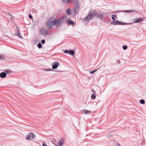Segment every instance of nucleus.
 <instances>
[{
	"instance_id": "nucleus-35",
	"label": "nucleus",
	"mask_w": 146,
	"mask_h": 146,
	"mask_svg": "<svg viewBox=\"0 0 146 146\" xmlns=\"http://www.w3.org/2000/svg\"><path fill=\"white\" fill-rule=\"evenodd\" d=\"M92 92H94V90L93 89H92Z\"/></svg>"
},
{
	"instance_id": "nucleus-7",
	"label": "nucleus",
	"mask_w": 146,
	"mask_h": 146,
	"mask_svg": "<svg viewBox=\"0 0 146 146\" xmlns=\"http://www.w3.org/2000/svg\"><path fill=\"white\" fill-rule=\"evenodd\" d=\"M143 21L142 18H135L134 19L133 21L134 23H139Z\"/></svg>"
},
{
	"instance_id": "nucleus-13",
	"label": "nucleus",
	"mask_w": 146,
	"mask_h": 146,
	"mask_svg": "<svg viewBox=\"0 0 146 146\" xmlns=\"http://www.w3.org/2000/svg\"><path fill=\"white\" fill-rule=\"evenodd\" d=\"M54 21L56 22V23H54V25L56 27L59 26L61 25L59 20H58L57 19H54Z\"/></svg>"
},
{
	"instance_id": "nucleus-19",
	"label": "nucleus",
	"mask_w": 146,
	"mask_h": 146,
	"mask_svg": "<svg viewBox=\"0 0 146 146\" xmlns=\"http://www.w3.org/2000/svg\"><path fill=\"white\" fill-rule=\"evenodd\" d=\"M63 2L66 3H69L71 2L72 0H62Z\"/></svg>"
},
{
	"instance_id": "nucleus-4",
	"label": "nucleus",
	"mask_w": 146,
	"mask_h": 146,
	"mask_svg": "<svg viewBox=\"0 0 146 146\" xmlns=\"http://www.w3.org/2000/svg\"><path fill=\"white\" fill-rule=\"evenodd\" d=\"M111 24L113 25H128V24L127 23H125L121 22L118 20H114L112 21L111 23Z\"/></svg>"
},
{
	"instance_id": "nucleus-8",
	"label": "nucleus",
	"mask_w": 146,
	"mask_h": 146,
	"mask_svg": "<svg viewBox=\"0 0 146 146\" xmlns=\"http://www.w3.org/2000/svg\"><path fill=\"white\" fill-rule=\"evenodd\" d=\"M60 65V63L59 62H54L52 66V68L53 69H56Z\"/></svg>"
},
{
	"instance_id": "nucleus-30",
	"label": "nucleus",
	"mask_w": 146,
	"mask_h": 146,
	"mask_svg": "<svg viewBox=\"0 0 146 146\" xmlns=\"http://www.w3.org/2000/svg\"><path fill=\"white\" fill-rule=\"evenodd\" d=\"M45 40L44 39H42L41 40V42L42 44H44L45 43Z\"/></svg>"
},
{
	"instance_id": "nucleus-3",
	"label": "nucleus",
	"mask_w": 146,
	"mask_h": 146,
	"mask_svg": "<svg viewBox=\"0 0 146 146\" xmlns=\"http://www.w3.org/2000/svg\"><path fill=\"white\" fill-rule=\"evenodd\" d=\"M54 21V19H50L48 21L47 23V27L48 29L51 28L56 23Z\"/></svg>"
},
{
	"instance_id": "nucleus-20",
	"label": "nucleus",
	"mask_w": 146,
	"mask_h": 146,
	"mask_svg": "<svg viewBox=\"0 0 146 146\" xmlns=\"http://www.w3.org/2000/svg\"><path fill=\"white\" fill-rule=\"evenodd\" d=\"M70 9H67L66 11V13L68 15H70L71 13H70Z\"/></svg>"
},
{
	"instance_id": "nucleus-2",
	"label": "nucleus",
	"mask_w": 146,
	"mask_h": 146,
	"mask_svg": "<svg viewBox=\"0 0 146 146\" xmlns=\"http://www.w3.org/2000/svg\"><path fill=\"white\" fill-rule=\"evenodd\" d=\"M36 138L35 135L32 132H30L27 135L26 139L28 141H32Z\"/></svg>"
},
{
	"instance_id": "nucleus-5",
	"label": "nucleus",
	"mask_w": 146,
	"mask_h": 146,
	"mask_svg": "<svg viewBox=\"0 0 146 146\" xmlns=\"http://www.w3.org/2000/svg\"><path fill=\"white\" fill-rule=\"evenodd\" d=\"M74 9V13L75 14H77L80 10L79 5L78 3H76Z\"/></svg>"
},
{
	"instance_id": "nucleus-26",
	"label": "nucleus",
	"mask_w": 146,
	"mask_h": 146,
	"mask_svg": "<svg viewBox=\"0 0 146 146\" xmlns=\"http://www.w3.org/2000/svg\"><path fill=\"white\" fill-rule=\"evenodd\" d=\"M39 42H40V41L39 40H38V39H36V40H34V43L35 44H36Z\"/></svg>"
},
{
	"instance_id": "nucleus-28",
	"label": "nucleus",
	"mask_w": 146,
	"mask_h": 146,
	"mask_svg": "<svg viewBox=\"0 0 146 146\" xmlns=\"http://www.w3.org/2000/svg\"><path fill=\"white\" fill-rule=\"evenodd\" d=\"M122 48L123 50H126L127 49V46L126 45H123V46Z\"/></svg>"
},
{
	"instance_id": "nucleus-12",
	"label": "nucleus",
	"mask_w": 146,
	"mask_h": 146,
	"mask_svg": "<svg viewBox=\"0 0 146 146\" xmlns=\"http://www.w3.org/2000/svg\"><path fill=\"white\" fill-rule=\"evenodd\" d=\"M64 140L62 139L58 142L55 145V146H62L64 144Z\"/></svg>"
},
{
	"instance_id": "nucleus-6",
	"label": "nucleus",
	"mask_w": 146,
	"mask_h": 146,
	"mask_svg": "<svg viewBox=\"0 0 146 146\" xmlns=\"http://www.w3.org/2000/svg\"><path fill=\"white\" fill-rule=\"evenodd\" d=\"M67 16L66 15H64L61 17L60 19L59 20L61 24L65 22L66 20H67Z\"/></svg>"
},
{
	"instance_id": "nucleus-21",
	"label": "nucleus",
	"mask_w": 146,
	"mask_h": 146,
	"mask_svg": "<svg viewBox=\"0 0 146 146\" xmlns=\"http://www.w3.org/2000/svg\"><path fill=\"white\" fill-rule=\"evenodd\" d=\"M113 143L115 146H121V145L118 142H113Z\"/></svg>"
},
{
	"instance_id": "nucleus-23",
	"label": "nucleus",
	"mask_w": 146,
	"mask_h": 146,
	"mask_svg": "<svg viewBox=\"0 0 146 146\" xmlns=\"http://www.w3.org/2000/svg\"><path fill=\"white\" fill-rule=\"evenodd\" d=\"M91 98L93 100H94L96 98V96L94 94H93L91 96Z\"/></svg>"
},
{
	"instance_id": "nucleus-15",
	"label": "nucleus",
	"mask_w": 146,
	"mask_h": 146,
	"mask_svg": "<svg viewBox=\"0 0 146 146\" xmlns=\"http://www.w3.org/2000/svg\"><path fill=\"white\" fill-rule=\"evenodd\" d=\"M91 111L90 110H84L82 111V113L85 114H87L91 113Z\"/></svg>"
},
{
	"instance_id": "nucleus-36",
	"label": "nucleus",
	"mask_w": 146,
	"mask_h": 146,
	"mask_svg": "<svg viewBox=\"0 0 146 146\" xmlns=\"http://www.w3.org/2000/svg\"><path fill=\"white\" fill-rule=\"evenodd\" d=\"M56 72H59L60 71H56Z\"/></svg>"
},
{
	"instance_id": "nucleus-33",
	"label": "nucleus",
	"mask_w": 146,
	"mask_h": 146,
	"mask_svg": "<svg viewBox=\"0 0 146 146\" xmlns=\"http://www.w3.org/2000/svg\"><path fill=\"white\" fill-rule=\"evenodd\" d=\"M52 70L51 69H46L44 70V71H52Z\"/></svg>"
},
{
	"instance_id": "nucleus-10",
	"label": "nucleus",
	"mask_w": 146,
	"mask_h": 146,
	"mask_svg": "<svg viewBox=\"0 0 146 146\" xmlns=\"http://www.w3.org/2000/svg\"><path fill=\"white\" fill-rule=\"evenodd\" d=\"M94 13L96 14V15L98 18L100 19H102L103 17V15L101 13H96L94 12Z\"/></svg>"
},
{
	"instance_id": "nucleus-17",
	"label": "nucleus",
	"mask_w": 146,
	"mask_h": 146,
	"mask_svg": "<svg viewBox=\"0 0 146 146\" xmlns=\"http://www.w3.org/2000/svg\"><path fill=\"white\" fill-rule=\"evenodd\" d=\"M67 22L70 25H73L74 24V23L73 21L71 20L70 19H67Z\"/></svg>"
},
{
	"instance_id": "nucleus-25",
	"label": "nucleus",
	"mask_w": 146,
	"mask_h": 146,
	"mask_svg": "<svg viewBox=\"0 0 146 146\" xmlns=\"http://www.w3.org/2000/svg\"><path fill=\"white\" fill-rule=\"evenodd\" d=\"M42 46L41 44L39 42L37 45V47L39 48L40 49L41 48Z\"/></svg>"
},
{
	"instance_id": "nucleus-29",
	"label": "nucleus",
	"mask_w": 146,
	"mask_h": 146,
	"mask_svg": "<svg viewBox=\"0 0 146 146\" xmlns=\"http://www.w3.org/2000/svg\"><path fill=\"white\" fill-rule=\"evenodd\" d=\"M5 73H6V74H8V73L9 72H11L10 71L7 70H5Z\"/></svg>"
},
{
	"instance_id": "nucleus-9",
	"label": "nucleus",
	"mask_w": 146,
	"mask_h": 146,
	"mask_svg": "<svg viewBox=\"0 0 146 146\" xmlns=\"http://www.w3.org/2000/svg\"><path fill=\"white\" fill-rule=\"evenodd\" d=\"M64 52L65 53H69L70 54L72 55H73L75 53V51L72 50H65L64 51Z\"/></svg>"
},
{
	"instance_id": "nucleus-31",
	"label": "nucleus",
	"mask_w": 146,
	"mask_h": 146,
	"mask_svg": "<svg viewBox=\"0 0 146 146\" xmlns=\"http://www.w3.org/2000/svg\"><path fill=\"white\" fill-rule=\"evenodd\" d=\"M29 17L30 19H31L32 18H33V17L31 14H29Z\"/></svg>"
},
{
	"instance_id": "nucleus-32",
	"label": "nucleus",
	"mask_w": 146,
	"mask_h": 146,
	"mask_svg": "<svg viewBox=\"0 0 146 146\" xmlns=\"http://www.w3.org/2000/svg\"><path fill=\"white\" fill-rule=\"evenodd\" d=\"M116 62H117V64H120V60H117Z\"/></svg>"
},
{
	"instance_id": "nucleus-11",
	"label": "nucleus",
	"mask_w": 146,
	"mask_h": 146,
	"mask_svg": "<svg viewBox=\"0 0 146 146\" xmlns=\"http://www.w3.org/2000/svg\"><path fill=\"white\" fill-rule=\"evenodd\" d=\"M40 33L44 36H46L48 34L46 30L45 29H42L40 31Z\"/></svg>"
},
{
	"instance_id": "nucleus-18",
	"label": "nucleus",
	"mask_w": 146,
	"mask_h": 146,
	"mask_svg": "<svg viewBox=\"0 0 146 146\" xmlns=\"http://www.w3.org/2000/svg\"><path fill=\"white\" fill-rule=\"evenodd\" d=\"M15 35L17 36H21V35L18 30L16 31Z\"/></svg>"
},
{
	"instance_id": "nucleus-24",
	"label": "nucleus",
	"mask_w": 146,
	"mask_h": 146,
	"mask_svg": "<svg viewBox=\"0 0 146 146\" xmlns=\"http://www.w3.org/2000/svg\"><path fill=\"white\" fill-rule=\"evenodd\" d=\"M97 69H96L95 70H93L92 71H89V73L91 74H93V73H95L96 72V71L97 70Z\"/></svg>"
},
{
	"instance_id": "nucleus-1",
	"label": "nucleus",
	"mask_w": 146,
	"mask_h": 146,
	"mask_svg": "<svg viewBox=\"0 0 146 146\" xmlns=\"http://www.w3.org/2000/svg\"><path fill=\"white\" fill-rule=\"evenodd\" d=\"M95 16H96V14L94 13V12L91 13V11H90L89 13L87 16L83 19V21H89L92 18H93Z\"/></svg>"
},
{
	"instance_id": "nucleus-27",
	"label": "nucleus",
	"mask_w": 146,
	"mask_h": 146,
	"mask_svg": "<svg viewBox=\"0 0 146 146\" xmlns=\"http://www.w3.org/2000/svg\"><path fill=\"white\" fill-rule=\"evenodd\" d=\"M112 17L111 18L113 20V21L115 20V17H117V15H112Z\"/></svg>"
},
{
	"instance_id": "nucleus-16",
	"label": "nucleus",
	"mask_w": 146,
	"mask_h": 146,
	"mask_svg": "<svg viewBox=\"0 0 146 146\" xmlns=\"http://www.w3.org/2000/svg\"><path fill=\"white\" fill-rule=\"evenodd\" d=\"M6 76V74L4 72H2L0 74V77L1 78H5Z\"/></svg>"
},
{
	"instance_id": "nucleus-34",
	"label": "nucleus",
	"mask_w": 146,
	"mask_h": 146,
	"mask_svg": "<svg viewBox=\"0 0 146 146\" xmlns=\"http://www.w3.org/2000/svg\"><path fill=\"white\" fill-rule=\"evenodd\" d=\"M19 38H20V40L21 39H22L23 38V37H19Z\"/></svg>"
},
{
	"instance_id": "nucleus-14",
	"label": "nucleus",
	"mask_w": 146,
	"mask_h": 146,
	"mask_svg": "<svg viewBox=\"0 0 146 146\" xmlns=\"http://www.w3.org/2000/svg\"><path fill=\"white\" fill-rule=\"evenodd\" d=\"M126 13H131L133 12H136V11L135 10H133V9H131L130 10H125L124 11H121V12H123Z\"/></svg>"
},
{
	"instance_id": "nucleus-22",
	"label": "nucleus",
	"mask_w": 146,
	"mask_h": 146,
	"mask_svg": "<svg viewBox=\"0 0 146 146\" xmlns=\"http://www.w3.org/2000/svg\"><path fill=\"white\" fill-rule=\"evenodd\" d=\"M140 103L141 104H144L145 103V102L144 100L141 99L140 101Z\"/></svg>"
}]
</instances>
